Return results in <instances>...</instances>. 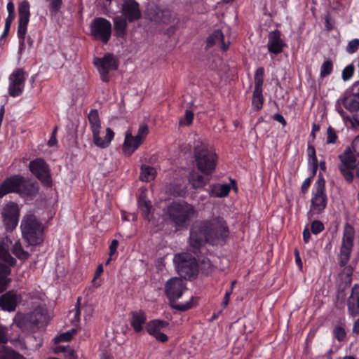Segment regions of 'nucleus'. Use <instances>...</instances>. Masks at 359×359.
<instances>
[{
    "label": "nucleus",
    "mask_w": 359,
    "mask_h": 359,
    "mask_svg": "<svg viewBox=\"0 0 359 359\" xmlns=\"http://www.w3.org/2000/svg\"><path fill=\"white\" fill-rule=\"evenodd\" d=\"M229 234L227 222L220 216L196 221L192 224L189 231L191 251L198 257L201 248L205 244L224 246L229 238Z\"/></svg>",
    "instance_id": "obj_1"
},
{
    "label": "nucleus",
    "mask_w": 359,
    "mask_h": 359,
    "mask_svg": "<svg viewBox=\"0 0 359 359\" xmlns=\"http://www.w3.org/2000/svg\"><path fill=\"white\" fill-rule=\"evenodd\" d=\"M39 190V187L36 182L21 175H13L6 177L0 184V198L11 193L18 194L22 198H33Z\"/></svg>",
    "instance_id": "obj_2"
},
{
    "label": "nucleus",
    "mask_w": 359,
    "mask_h": 359,
    "mask_svg": "<svg viewBox=\"0 0 359 359\" xmlns=\"http://www.w3.org/2000/svg\"><path fill=\"white\" fill-rule=\"evenodd\" d=\"M194 214L193 205L184 201H173L163 210L164 219L176 229L187 226Z\"/></svg>",
    "instance_id": "obj_3"
},
{
    "label": "nucleus",
    "mask_w": 359,
    "mask_h": 359,
    "mask_svg": "<svg viewBox=\"0 0 359 359\" xmlns=\"http://www.w3.org/2000/svg\"><path fill=\"white\" fill-rule=\"evenodd\" d=\"M194 161L196 168L205 175H211L217 163V155L215 151L203 142L194 146Z\"/></svg>",
    "instance_id": "obj_4"
},
{
    "label": "nucleus",
    "mask_w": 359,
    "mask_h": 359,
    "mask_svg": "<svg viewBox=\"0 0 359 359\" xmlns=\"http://www.w3.org/2000/svg\"><path fill=\"white\" fill-rule=\"evenodd\" d=\"M186 290V283L182 278L174 277L167 280L164 286V292L170 302L171 308L180 311H186L192 308L191 301L187 302L185 304L175 303Z\"/></svg>",
    "instance_id": "obj_5"
},
{
    "label": "nucleus",
    "mask_w": 359,
    "mask_h": 359,
    "mask_svg": "<svg viewBox=\"0 0 359 359\" xmlns=\"http://www.w3.org/2000/svg\"><path fill=\"white\" fill-rule=\"evenodd\" d=\"M20 229L22 238L28 245L36 246L43 241V226L34 215H26L22 219Z\"/></svg>",
    "instance_id": "obj_6"
},
{
    "label": "nucleus",
    "mask_w": 359,
    "mask_h": 359,
    "mask_svg": "<svg viewBox=\"0 0 359 359\" xmlns=\"http://www.w3.org/2000/svg\"><path fill=\"white\" fill-rule=\"evenodd\" d=\"M18 26L17 36L19 39L18 52L21 54L25 49V43L32 48L34 43V39L28 36L26 38L27 27L30 18V5L27 1H22L18 6Z\"/></svg>",
    "instance_id": "obj_7"
},
{
    "label": "nucleus",
    "mask_w": 359,
    "mask_h": 359,
    "mask_svg": "<svg viewBox=\"0 0 359 359\" xmlns=\"http://www.w3.org/2000/svg\"><path fill=\"white\" fill-rule=\"evenodd\" d=\"M173 262L181 278L189 280L196 278L198 273V264L196 259L190 253L176 254L174 256Z\"/></svg>",
    "instance_id": "obj_8"
},
{
    "label": "nucleus",
    "mask_w": 359,
    "mask_h": 359,
    "mask_svg": "<svg viewBox=\"0 0 359 359\" xmlns=\"http://www.w3.org/2000/svg\"><path fill=\"white\" fill-rule=\"evenodd\" d=\"M88 118L95 145L101 149L107 148L114 137V132L111 128H107L106 134L104 138L101 137V121L100 119L99 113L97 109H91L88 114Z\"/></svg>",
    "instance_id": "obj_9"
},
{
    "label": "nucleus",
    "mask_w": 359,
    "mask_h": 359,
    "mask_svg": "<svg viewBox=\"0 0 359 359\" xmlns=\"http://www.w3.org/2000/svg\"><path fill=\"white\" fill-rule=\"evenodd\" d=\"M327 201L325 180L323 175L320 173L313 187L310 211L316 214L322 213L327 207Z\"/></svg>",
    "instance_id": "obj_10"
},
{
    "label": "nucleus",
    "mask_w": 359,
    "mask_h": 359,
    "mask_svg": "<svg viewBox=\"0 0 359 359\" xmlns=\"http://www.w3.org/2000/svg\"><path fill=\"white\" fill-rule=\"evenodd\" d=\"M340 161L338 169L347 183H352L354 180V171L356 168V157L351 147H346L344 151L339 155Z\"/></svg>",
    "instance_id": "obj_11"
},
{
    "label": "nucleus",
    "mask_w": 359,
    "mask_h": 359,
    "mask_svg": "<svg viewBox=\"0 0 359 359\" xmlns=\"http://www.w3.org/2000/svg\"><path fill=\"white\" fill-rule=\"evenodd\" d=\"M93 65L100 74V79L104 83H108L110 81L109 72L116 71L119 63L114 54L108 53L102 57H95Z\"/></svg>",
    "instance_id": "obj_12"
},
{
    "label": "nucleus",
    "mask_w": 359,
    "mask_h": 359,
    "mask_svg": "<svg viewBox=\"0 0 359 359\" xmlns=\"http://www.w3.org/2000/svg\"><path fill=\"white\" fill-rule=\"evenodd\" d=\"M354 236V228L351 225L346 224L344 226L342 244L340 249V266H345L350 259L351 254L353 247Z\"/></svg>",
    "instance_id": "obj_13"
},
{
    "label": "nucleus",
    "mask_w": 359,
    "mask_h": 359,
    "mask_svg": "<svg viewBox=\"0 0 359 359\" xmlns=\"http://www.w3.org/2000/svg\"><path fill=\"white\" fill-rule=\"evenodd\" d=\"M91 35L95 39L107 43L111 35V24L104 18H95L93 20L90 26Z\"/></svg>",
    "instance_id": "obj_14"
},
{
    "label": "nucleus",
    "mask_w": 359,
    "mask_h": 359,
    "mask_svg": "<svg viewBox=\"0 0 359 359\" xmlns=\"http://www.w3.org/2000/svg\"><path fill=\"white\" fill-rule=\"evenodd\" d=\"M264 72V68L259 67L256 69L254 75L255 87L252 93V106L256 111H259L262 109L264 102L263 95Z\"/></svg>",
    "instance_id": "obj_15"
},
{
    "label": "nucleus",
    "mask_w": 359,
    "mask_h": 359,
    "mask_svg": "<svg viewBox=\"0 0 359 359\" xmlns=\"http://www.w3.org/2000/svg\"><path fill=\"white\" fill-rule=\"evenodd\" d=\"M30 172L43 184H52L50 170L48 164L42 158H36L29 163Z\"/></svg>",
    "instance_id": "obj_16"
},
{
    "label": "nucleus",
    "mask_w": 359,
    "mask_h": 359,
    "mask_svg": "<svg viewBox=\"0 0 359 359\" xmlns=\"http://www.w3.org/2000/svg\"><path fill=\"white\" fill-rule=\"evenodd\" d=\"M3 223L6 231H12L18 226L20 217V208L15 202L6 203L1 211Z\"/></svg>",
    "instance_id": "obj_17"
},
{
    "label": "nucleus",
    "mask_w": 359,
    "mask_h": 359,
    "mask_svg": "<svg viewBox=\"0 0 359 359\" xmlns=\"http://www.w3.org/2000/svg\"><path fill=\"white\" fill-rule=\"evenodd\" d=\"M25 83L24 71L22 69L14 71L9 76V95L13 97L20 96L24 90Z\"/></svg>",
    "instance_id": "obj_18"
},
{
    "label": "nucleus",
    "mask_w": 359,
    "mask_h": 359,
    "mask_svg": "<svg viewBox=\"0 0 359 359\" xmlns=\"http://www.w3.org/2000/svg\"><path fill=\"white\" fill-rule=\"evenodd\" d=\"M121 13L124 18L130 22L136 21L142 17L140 5L135 0H125L122 4Z\"/></svg>",
    "instance_id": "obj_19"
},
{
    "label": "nucleus",
    "mask_w": 359,
    "mask_h": 359,
    "mask_svg": "<svg viewBox=\"0 0 359 359\" xmlns=\"http://www.w3.org/2000/svg\"><path fill=\"white\" fill-rule=\"evenodd\" d=\"M286 43L281 39V32L279 30H274L269 34L267 48L269 53L278 55L283 52Z\"/></svg>",
    "instance_id": "obj_20"
},
{
    "label": "nucleus",
    "mask_w": 359,
    "mask_h": 359,
    "mask_svg": "<svg viewBox=\"0 0 359 359\" xmlns=\"http://www.w3.org/2000/svg\"><path fill=\"white\" fill-rule=\"evenodd\" d=\"M20 299L14 290H9L0 296V308L5 311H14Z\"/></svg>",
    "instance_id": "obj_21"
},
{
    "label": "nucleus",
    "mask_w": 359,
    "mask_h": 359,
    "mask_svg": "<svg viewBox=\"0 0 359 359\" xmlns=\"http://www.w3.org/2000/svg\"><path fill=\"white\" fill-rule=\"evenodd\" d=\"M147 316L144 311L140 309L130 313V324L135 333H140L147 323Z\"/></svg>",
    "instance_id": "obj_22"
},
{
    "label": "nucleus",
    "mask_w": 359,
    "mask_h": 359,
    "mask_svg": "<svg viewBox=\"0 0 359 359\" xmlns=\"http://www.w3.org/2000/svg\"><path fill=\"white\" fill-rule=\"evenodd\" d=\"M27 320L36 326L46 325L49 320L48 311L45 307L37 306L31 313L27 315Z\"/></svg>",
    "instance_id": "obj_23"
},
{
    "label": "nucleus",
    "mask_w": 359,
    "mask_h": 359,
    "mask_svg": "<svg viewBox=\"0 0 359 359\" xmlns=\"http://www.w3.org/2000/svg\"><path fill=\"white\" fill-rule=\"evenodd\" d=\"M341 104L350 112H356L359 110V84L354 86L352 94L344 96Z\"/></svg>",
    "instance_id": "obj_24"
},
{
    "label": "nucleus",
    "mask_w": 359,
    "mask_h": 359,
    "mask_svg": "<svg viewBox=\"0 0 359 359\" xmlns=\"http://www.w3.org/2000/svg\"><path fill=\"white\" fill-rule=\"evenodd\" d=\"M347 309L349 316L356 317L359 315V285L355 284L351 295L347 299Z\"/></svg>",
    "instance_id": "obj_25"
},
{
    "label": "nucleus",
    "mask_w": 359,
    "mask_h": 359,
    "mask_svg": "<svg viewBox=\"0 0 359 359\" xmlns=\"http://www.w3.org/2000/svg\"><path fill=\"white\" fill-rule=\"evenodd\" d=\"M141 146L130 130L125 133L124 142L122 145V152L126 156H130Z\"/></svg>",
    "instance_id": "obj_26"
},
{
    "label": "nucleus",
    "mask_w": 359,
    "mask_h": 359,
    "mask_svg": "<svg viewBox=\"0 0 359 359\" xmlns=\"http://www.w3.org/2000/svg\"><path fill=\"white\" fill-rule=\"evenodd\" d=\"M215 45H219L224 51L229 48V43H226L224 36L220 29H215L206 40V49L212 48Z\"/></svg>",
    "instance_id": "obj_27"
},
{
    "label": "nucleus",
    "mask_w": 359,
    "mask_h": 359,
    "mask_svg": "<svg viewBox=\"0 0 359 359\" xmlns=\"http://www.w3.org/2000/svg\"><path fill=\"white\" fill-rule=\"evenodd\" d=\"M11 273V269L6 264L0 262V294L7 290L11 282V278L8 277Z\"/></svg>",
    "instance_id": "obj_28"
},
{
    "label": "nucleus",
    "mask_w": 359,
    "mask_h": 359,
    "mask_svg": "<svg viewBox=\"0 0 359 359\" xmlns=\"http://www.w3.org/2000/svg\"><path fill=\"white\" fill-rule=\"evenodd\" d=\"M168 325V323L163 320L154 319L146 324V330L147 333L154 336L155 334L161 331V329L166 327Z\"/></svg>",
    "instance_id": "obj_29"
},
{
    "label": "nucleus",
    "mask_w": 359,
    "mask_h": 359,
    "mask_svg": "<svg viewBox=\"0 0 359 359\" xmlns=\"http://www.w3.org/2000/svg\"><path fill=\"white\" fill-rule=\"evenodd\" d=\"M176 19V16L174 15L172 12L169 9H158L154 16V20L156 22L163 24H170Z\"/></svg>",
    "instance_id": "obj_30"
},
{
    "label": "nucleus",
    "mask_w": 359,
    "mask_h": 359,
    "mask_svg": "<svg viewBox=\"0 0 359 359\" xmlns=\"http://www.w3.org/2000/svg\"><path fill=\"white\" fill-rule=\"evenodd\" d=\"M113 20L116 36L119 38H124L127 33V20L124 18L116 16Z\"/></svg>",
    "instance_id": "obj_31"
},
{
    "label": "nucleus",
    "mask_w": 359,
    "mask_h": 359,
    "mask_svg": "<svg viewBox=\"0 0 359 359\" xmlns=\"http://www.w3.org/2000/svg\"><path fill=\"white\" fill-rule=\"evenodd\" d=\"M137 205L144 218L149 221L151 217V210L152 208L150 201L147 200L144 196L140 195L137 199Z\"/></svg>",
    "instance_id": "obj_32"
},
{
    "label": "nucleus",
    "mask_w": 359,
    "mask_h": 359,
    "mask_svg": "<svg viewBox=\"0 0 359 359\" xmlns=\"http://www.w3.org/2000/svg\"><path fill=\"white\" fill-rule=\"evenodd\" d=\"M209 176L210 175H205L204 174L201 175L197 172H193L190 174L189 180L193 188H201L209 182Z\"/></svg>",
    "instance_id": "obj_33"
},
{
    "label": "nucleus",
    "mask_w": 359,
    "mask_h": 359,
    "mask_svg": "<svg viewBox=\"0 0 359 359\" xmlns=\"http://www.w3.org/2000/svg\"><path fill=\"white\" fill-rule=\"evenodd\" d=\"M140 180L142 182H151L156 177V171L154 168L143 164L140 168Z\"/></svg>",
    "instance_id": "obj_34"
},
{
    "label": "nucleus",
    "mask_w": 359,
    "mask_h": 359,
    "mask_svg": "<svg viewBox=\"0 0 359 359\" xmlns=\"http://www.w3.org/2000/svg\"><path fill=\"white\" fill-rule=\"evenodd\" d=\"M231 191V186L227 184H215L211 187L210 194L215 197H226L229 195Z\"/></svg>",
    "instance_id": "obj_35"
},
{
    "label": "nucleus",
    "mask_w": 359,
    "mask_h": 359,
    "mask_svg": "<svg viewBox=\"0 0 359 359\" xmlns=\"http://www.w3.org/2000/svg\"><path fill=\"white\" fill-rule=\"evenodd\" d=\"M0 359H26L22 355L8 347L0 348Z\"/></svg>",
    "instance_id": "obj_36"
},
{
    "label": "nucleus",
    "mask_w": 359,
    "mask_h": 359,
    "mask_svg": "<svg viewBox=\"0 0 359 359\" xmlns=\"http://www.w3.org/2000/svg\"><path fill=\"white\" fill-rule=\"evenodd\" d=\"M169 191L174 197H185L187 193V187L180 183H172L170 184Z\"/></svg>",
    "instance_id": "obj_37"
},
{
    "label": "nucleus",
    "mask_w": 359,
    "mask_h": 359,
    "mask_svg": "<svg viewBox=\"0 0 359 359\" xmlns=\"http://www.w3.org/2000/svg\"><path fill=\"white\" fill-rule=\"evenodd\" d=\"M12 252L21 260H26L29 257V253L22 248L20 241L16 242L13 248Z\"/></svg>",
    "instance_id": "obj_38"
},
{
    "label": "nucleus",
    "mask_w": 359,
    "mask_h": 359,
    "mask_svg": "<svg viewBox=\"0 0 359 359\" xmlns=\"http://www.w3.org/2000/svg\"><path fill=\"white\" fill-rule=\"evenodd\" d=\"M198 262L201 264V270L202 273L205 276L209 275L212 271V266L210 260L207 257H203L202 259L199 258Z\"/></svg>",
    "instance_id": "obj_39"
},
{
    "label": "nucleus",
    "mask_w": 359,
    "mask_h": 359,
    "mask_svg": "<svg viewBox=\"0 0 359 359\" xmlns=\"http://www.w3.org/2000/svg\"><path fill=\"white\" fill-rule=\"evenodd\" d=\"M149 134V128L146 124H142L140 126L137 134L134 136L136 140L139 141L140 144L142 145L147 138V135Z\"/></svg>",
    "instance_id": "obj_40"
},
{
    "label": "nucleus",
    "mask_w": 359,
    "mask_h": 359,
    "mask_svg": "<svg viewBox=\"0 0 359 359\" xmlns=\"http://www.w3.org/2000/svg\"><path fill=\"white\" fill-rule=\"evenodd\" d=\"M333 71V63L331 60H325L320 67V76L322 78L326 77L332 74Z\"/></svg>",
    "instance_id": "obj_41"
},
{
    "label": "nucleus",
    "mask_w": 359,
    "mask_h": 359,
    "mask_svg": "<svg viewBox=\"0 0 359 359\" xmlns=\"http://www.w3.org/2000/svg\"><path fill=\"white\" fill-rule=\"evenodd\" d=\"M48 2V8L52 15H56L62 8V0H46Z\"/></svg>",
    "instance_id": "obj_42"
},
{
    "label": "nucleus",
    "mask_w": 359,
    "mask_h": 359,
    "mask_svg": "<svg viewBox=\"0 0 359 359\" xmlns=\"http://www.w3.org/2000/svg\"><path fill=\"white\" fill-rule=\"evenodd\" d=\"M194 118V114L191 110L187 109L184 116L180 121V126H190L192 124Z\"/></svg>",
    "instance_id": "obj_43"
},
{
    "label": "nucleus",
    "mask_w": 359,
    "mask_h": 359,
    "mask_svg": "<svg viewBox=\"0 0 359 359\" xmlns=\"http://www.w3.org/2000/svg\"><path fill=\"white\" fill-rule=\"evenodd\" d=\"M333 334L337 341L340 342L344 341L346 337L345 329L340 325H337L334 328Z\"/></svg>",
    "instance_id": "obj_44"
},
{
    "label": "nucleus",
    "mask_w": 359,
    "mask_h": 359,
    "mask_svg": "<svg viewBox=\"0 0 359 359\" xmlns=\"http://www.w3.org/2000/svg\"><path fill=\"white\" fill-rule=\"evenodd\" d=\"M325 229L324 224L320 220H314L311 224V232L313 234L318 235Z\"/></svg>",
    "instance_id": "obj_45"
},
{
    "label": "nucleus",
    "mask_w": 359,
    "mask_h": 359,
    "mask_svg": "<svg viewBox=\"0 0 359 359\" xmlns=\"http://www.w3.org/2000/svg\"><path fill=\"white\" fill-rule=\"evenodd\" d=\"M327 143L334 144L336 143L338 136L336 134L335 130L332 127L329 126L327 130Z\"/></svg>",
    "instance_id": "obj_46"
},
{
    "label": "nucleus",
    "mask_w": 359,
    "mask_h": 359,
    "mask_svg": "<svg viewBox=\"0 0 359 359\" xmlns=\"http://www.w3.org/2000/svg\"><path fill=\"white\" fill-rule=\"evenodd\" d=\"M354 70H355V68H354V66L353 65L351 64V65H347L343 70L342 72V79L344 81H348L349 80L353 73H354Z\"/></svg>",
    "instance_id": "obj_47"
},
{
    "label": "nucleus",
    "mask_w": 359,
    "mask_h": 359,
    "mask_svg": "<svg viewBox=\"0 0 359 359\" xmlns=\"http://www.w3.org/2000/svg\"><path fill=\"white\" fill-rule=\"evenodd\" d=\"M2 260L5 262L4 264L8 266L10 269L11 266H14L16 264V259L11 256L8 250L6 252H4Z\"/></svg>",
    "instance_id": "obj_48"
},
{
    "label": "nucleus",
    "mask_w": 359,
    "mask_h": 359,
    "mask_svg": "<svg viewBox=\"0 0 359 359\" xmlns=\"http://www.w3.org/2000/svg\"><path fill=\"white\" fill-rule=\"evenodd\" d=\"M359 48V40L355 39L349 41L346 47V51L348 53H353L358 50Z\"/></svg>",
    "instance_id": "obj_49"
},
{
    "label": "nucleus",
    "mask_w": 359,
    "mask_h": 359,
    "mask_svg": "<svg viewBox=\"0 0 359 359\" xmlns=\"http://www.w3.org/2000/svg\"><path fill=\"white\" fill-rule=\"evenodd\" d=\"M72 337V333L71 332H65L61 334L60 335L56 337L55 338V341L56 343L60 342V341H68L71 340Z\"/></svg>",
    "instance_id": "obj_50"
},
{
    "label": "nucleus",
    "mask_w": 359,
    "mask_h": 359,
    "mask_svg": "<svg viewBox=\"0 0 359 359\" xmlns=\"http://www.w3.org/2000/svg\"><path fill=\"white\" fill-rule=\"evenodd\" d=\"M8 342V337L6 332V328L0 325V344H6Z\"/></svg>",
    "instance_id": "obj_51"
},
{
    "label": "nucleus",
    "mask_w": 359,
    "mask_h": 359,
    "mask_svg": "<svg viewBox=\"0 0 359 359\" xmlns=\"http://www.w3.org/2000/svg\"><path fill=\"white\" fill-rule=\"evenodd\" d=\"M179 23H180V19L177 18L176 22L173 25L169 27L166 30V34L169 36H172L175 34V32L179 29Z\"/></svg>",
    "instance_id": "obj_52"
},
{
    "label": "nucleus",
    "mask_w": 359,
    "mask_h": 359,
    "mask_svg": "<svg viewBox=\"0 0 359 359\" xmlns=\"http://www.w3.org/2000/svg\"><path fill=\"white\" fill-rule=\"evenodd\" d=\"M351 148L353 154L359 155V135L354 138Z\"/></svg>",
    "instance_id": "obj_53"
},
{
    "label": "nucleus",
    "mask_w": 359,
    "mask_h": 359,
    "mask_svg": "<svg viewBox=\"0 0 359 359\" xmlns=\"http://www.w3.org/2000/svg\"><path fill=\"white\" fill-rule=\"evenodd\" d=\"M311 177H307L306 179L304 180L301 187V190L303 194H305L308 191L309 188L311 184Z\"/></svg>",
    "instance_id": "obj_54"
},
{
    "label": "nucleus",
    "mask_w": 359,
    "mask_h": 359,
    "mask_svg": "<svg viewBox=\"0 0 359 359\" xmlns=\"http://www.w3.org/2000/svg\"><path fill=\"white\" fill-rule=\"evenodd\" d=\"M118 247V241L116 239L112 240L110 245H109V256L112 257L117 250Z\"/></svg>",
    "instance_id": "obj_55"
},
{
    "label": "nucleus",
    "mask_w": 359,
    "mask_h": 359,
    "mask_svg": "<svg viewBox=\"0 0 359 359\" xmlns=\"http://www.w3.org/2000/svg\"><path fill=\"white\" fill-rule=\"evenodd\" d=\"M153 337H155L156 340L162 343H165L168 340V336L165 334L161 332V331L155 334Z\"/></svg>",
    "instance_id": "obj_56"
},
{
    "label": "nucleus",
    "mask_w": 359,
    "mask_h": 359,
    "mask_svg": "<svg viewBox=\"0 0 359 359\" xmlns=\"http://www.w3.org/2000/svg\"><path fill=\"white\" fill-rule=\"evenodd\" d=\"M273 120L279 122L283 127H285L287 125V121H285L283 116L280 114H275L273 116Z\"/></svg>",
    "instance_id": "obj_57"
},
{
    "label": "nucleus",
    "mask_w": 359,
    "mask_h": 359,
    "mask_svg": "<svg viewBox=\"0 0 359 359\" xmlns=\"http://www.w3.org/2000/svg\"><path fill=\"white\" fill-rule=\"evenodd\" d=\"M294 258H295V263H296L297 266L300 269H302V259H301L300 254H299L298 249H297V248L294 249Z\"/></svg>",
    "instance_id": "obj_58"
},
{
    "label": "nucleus",
    "mask_w": 359,
    "mask_h": 359,
    "mask_svg": "<svg viewBox=\"0 0 359 359\" xmlns=\"http://www.w3.org/2000/svg\"><path fill=\"white\" fill-rule=\"evenodd\" d=\"M307 154H308V158L316 156V149H315L314 146L311 144L310 142H308V145H307Z\"/></svg>",
    "instance_id": "obj_59"
},
{
    "label": "nucleus",
    "mask_w": 359,
    "mask_h": 359,
    "mask_svg": "<svg viewBox=\"0 0 359 359\" xmlns=\"http://www.w3.org/2000/svg\"><path fill=\"white\" fill-rule=\"evenodd\" d=\"M303 240L305 243H308L311 239V232L307 226L303 230Z\"/></svg>",
    "instance_id": "obj_60"
},
{
    "label": "nucleus",
    "mask_w": 359,
    "mask_h": 359,
    "mask_svg": "<svg viewBox=\"0 0 359 359\" xmlns=\"http://www.w3.org/2000/svg\"><path fill=\"white\" fill-rule=\"evenodd\" d=\"M230 297H231V294H229V292H225L224 297L221 303V306L222 307V309H224L227 307V306L229 303Z\"/></svg>",
    "instance_id": "obj_61"
},
{
    "label": "nucleus",
    "mask_w": 359,
    "mask_h": 359,
    "mask_svg": "<svg viewBox=\"0 0 359 359\" xmlns=\"http://www.w3.org/2000/svg\"><path fill=\"white\" fill-rule=\"evenodd\" d=\"M80 299L81 298L79 297L78 298V300H77V305L76 306V308H75V312H74V320H76V321H79V319H80V316H81V310H80V308H79V302H80Z\"/></svg>",
    "instance_id": "obj_62"
},
{
    "label": "nucleus",
    "mask_w": 359,
    "mask_h": 359,
    "mask_svg": "<svg viewBox=\"0 0 359 359\" xmlns=\"http://www.w3.org/2000/svg\"><path fill=\"white\" fill-rule=\"evenodd\" d=\"M103 271H104L103 265H102V264H100L96 269L95 276L93 278V280H95V279L99 278L102 275Z\"/></svg>",
    "instance_id": "obj_63"
},
{
    "label": "nucleus",
    "mask_w": 359,
    "mask_h": 359,
    "mask_svg": "<svg viewBox=\"0 0 359 359\" xmlns=\"http://www.w3.org/2000/svg\"><path fill=\"white\" fill-rule=\"evenodd\" d=\"M351 123L354 127H359V110L353 116Z\"/></svg>",
    "instance_id": "obj_64"
}]
</instances>
